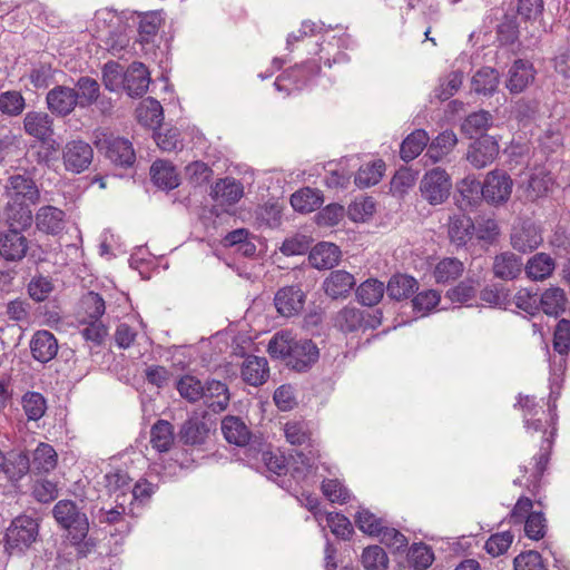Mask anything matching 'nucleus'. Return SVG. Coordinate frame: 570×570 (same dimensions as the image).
Wrapping results in <instances>:
<instances>
[{
  "instance_id": "1",
  "label": "nucleus",
  "mask_w": 570,
  "mask_h": 570,
  "mask_svg": "<svg viewBox=\"0 0 570 570\" xmlns=\"http://www.w3.org/2000/svg\"><path fill=\"white\" fill-rule=\"evenodd\" d=\"M556 400H549V412L547 413L541 405H539L533 397L520 396L518 404L523 411V425L528 434L541 433L542 443L540 453L535 458V475L541 476L546 470L549 453L553 443V438L557 432V404Z\"/></svg>"
},
{
  "instance_id": "2",
  "label": "nucleus",
  "mask_w": 570,
  "mask_h": 570,
  "mask_svg": "<svg viewBox=\"0 0 570 570\" xmlns=\"http://www.w3.org/2000/svg\"><path fill=\"white\" fill-rule=\"evenodd\" d=\"M56 522L67 532V540L76 548L79 557H87L95 548V540L89 537V519L72 500H60L53 509Z\"/></svg>"
},
{
  "instance_id": "3",
  "label": "nucleus",
  "mask_w": 570,
  "mask_h": 570,
  "mask_svg": "<svg viewBox=\"0 0 570 570\" xmlns=\"http://www.w3.org/2000/svg\"><path fill=\"white\" fill-rule=\"evenodd\" d=\"M130 20L135 22V14L128 11L100 9L94 18L95 37L106 50L115 56L119 55L130 42Z\"/></svg>"
},
{
  "instance_id": "4",
  "label": "nucleus",
  "mask_w": 570,
  "mask_h": 570,
  "mask_svg": "<svg viewBox=\"0 0 570 570\" xmlns=\"http://www.w3.org/2000/svg\"><path fill=\"white\" fill-rule=\"evenodd\" d=\"M7 191L9 196L20 205L36 204L39 200V189L31 177L28 175H12L7 183ZM10 219L16 220L21 226H29L32 220L31 210L28 206H21L19 210V218L10 216Z\"/></svg>"
},
{
  "instance_id": "5",
  "label": "nucleus",
  "mask_w": 570,
  "mask_h": 570,
  "mask_svg": "<svg viewBox=\"0 0 570 570\" xmlns=\"http://www.w3.org/2000/svg\"><path fill=\"white\" fill-rule=\"evenodd\" d=\"M553 347H554V351L560 354V357L558 361H553V364L551 365V373H550L551 391H550L549 400L557 401V399L560 394L561 375L563 374L564 368H566L564 355H567L570 350V321L564 320V318L559 321V323L556 327V331H554Z\"/></svg>"
},
{
  "instance_id": "6",
  "label": "nucleus",
  "mask_w": 570,
  "mask_h": 570,
  "mask_svg": "<svg viewBox=\"0 0 570 570\" xmlns=\"http://www.w3.org/2000/svg\"><path fill=\"white\" fill-rule=\"evenodd\" d=\"M39 533V524L29 515L14 518L6 531V548L10 553L29 548Z\"/></svg>"
},
{
  "instance_id": "7",
  "label": "nucleus",
  "mask_w": 570,
  "mask_h": 570,
  "mask_svg": "<svg viewBox=\"0 0 570 570\" xmlns=\"http://www.w3.org/2000/svg\"><path fill=\"white\" fill-rule=\"evenodd\" d=\"M451 189V177L441 167L428 170L420 181L421 196L433 206L443 204L449 198Z\"/></svg>"
},
{
  "instance_id": "8",
  "label": "nucleus",
  "mask_w": 570,
  "mask_h": 570,
  "mask_svg": "<svg viewBox=\"0 0 570 570\" xmlns=\"http://www.w3.org/2000/svg\"><path fill=\"white\" fill-rule=\"evenodd\" d=\"M95 145L99 150L105 151L106 156L117 165L128 167L131 166L136 159L132 144L128 139L115 136L105 130L96 134Z\"/></svg>"
},
{
  "instance_id": "9",
  "label": "nucleus",
  "mask_w": 570,
  "mask_h": 570,
  "mask_svg": "<svg viewBox=\"0 0 570 570\" xmlns=\"http://www.w3.org/2000/svg\"><path fill=\"white\" fill-rule=\"evenodd\" d=\"M513 188L511 177L503 170L488 173L482 184L481 195L490 204L500 205L509 200Z\"/></svg>"
},
{
  "instance_id": "10",
  "label": "nucleus",
  "mask_w": 570,
  "mask_h": 570,
  "mask_svg": "<svg viewBox=\"0 0 570 570\" xmlns=\"http://www.w3.org/2000/svg\"><path fill=\"white\" fill-rule=\"evenodd\" d=\"M92 159L94 149L85 140H69L62 148V163L67 171L80 174L89 168Z\"/></svg>"
},
{
  "instance_id": "11",
  "label": "nucleus",
  "mask_w": 570,
  "mask_h": 570,
  "mask_svg": "<svg viewBox=\"0 0 570 570\" xmlns=\"http://www.w3.org/2000/svg\"><path fill=\"white\" fill-rule=\"evenodd\" d=\"M306 295L299 286L289 285L279 288L274 296V305L283 317H293L302 313Z\"/></svg>"
},
{
  "instance_id": "12",
  "label": "nucleus",
  "mask_w": 570,
  "mask_h": 570,
  "mask_svg": "<svg viewBox=\"0 0 570 570\" xmlns=\"http://www.w3.org/2000/svg\"><path fill=\"white\" fill-rule=\"evenodd\" d=\"M29 248V240L17 228H9L0 232V255L6 261L18 262L21 261Z\"/></svg>"
},
{
  "instance_id": "13",
  "label": "nucleus",
  "mask_w": 570,
  "mask_h": 570,
  "mask_svg": "<svg viewBox=\"0 0 570 570\" xmlns=\"http://www.w3.org/2000/svg\"><path fill=\"white\" fill-rule=\"evenodd\" d=\"M48 109L58 116H68L78 106V94L75 88L56 86L46 97Z\"/></svg>"
},
{
  "instance_id": "14",
  "label": "nucleus",
  "mask_w": 570,
  "mask_h": 570,
  "mask_svg": "<svg viewBox=\"0 0 570 570\" xmlns=\"http://www.w3.org/2000/svg\"><path fill=\"white\" fill-rule=\"evenodd\" d=\"M499 154V144L490 136H483L470 145L466 159L475 168L490 165Z\"/></svg>"
},
{
  "instance_id": "15",
  "label": "nucleus",
  "mask_w": 570,
  "mask_h": 570,
  "mask_svg": "<svg viewBox=\"0 0 570 570\" xmlns=\"http://www.w3.org/2000/svg\"><path fill=\"white\" fill-rule=\"evenodd\" d=\"M534 76L532 63L518 59L508 70L505 86L511 94H520L533 82Z\"/></svg>"
},
{
  "instance_id": "16",
  "label": "nucleus",
  "mask_w": 570,
  "mask_h": 570,
  "mask_svg": "<svg viewBox=\"0 0 570 570\" xmlns=\"http://www.w3.org/2000/svg\"><path fill=\"white\" fill-rule=\"evenodd\" d=\"M318 358V348L311 340H294L287 365L296 371L308 368Z\"/></svg>"
},
{
  "instance_id": "17",
  "label": "nucleus",
  "mask_w": 570,
  "mask_h": 570,
  "mask_svg": "<svg viewBox=\"0 0 570 570\" xmlns=\"http://www.w3.org/2000/svg\"><path fill=\"white\" fill-rule=\"evenodd\" d=\"M35 220L39 232L58 235L65 229L66 214L58 207L47 205L38 209Z\"/></svg>"
},
{
  "instance_id": "18",
  "label": "nucleus",
  "mask_w": 570,
  "mask_h": 570,
  "mask_svg": "<svg viewBox=\"0 0 570 570\" xmlns=\"http://www.w3.org/2000/svg\"><path fill=\"white\" fill-rule=\"evenodd\" d=\"M543 238L538 226L532 223H523L515 226L511 234L512 247L521 253L532 252L538 248Z\"/></svg>"
},
{
  "instance_id": "19",
  "label": "nucleus",
  "mask_w": 570,
  "mask_h": 570,
  "mask_svg": "<svg viewBox=\"0 0 570 570\" xmlns=\"http://www.w3.org/2000/svg\"><path fill=\"white\" fill-rule=\"evenodd\" d=\"M150 75L141 62H132L124 73V89L131 97L142 96L149 86Z\"/></svg>"
},
{
  "instance_id": "20",
  "label": "nucleus",
  "mask_w": 570,
  "mask_h": 570,
  "mask_svg": "<svg viewBox=\"0 0 570 570\" xmlns=\"http://www.w3.org/2000/svg\"><path fill=\"white\" fill-rule=\"evenodd\" d=\"M23 129L29 136L47 141L53 135V120L42 111H29L23 118Z\"/></svg>"
},
{
  "instance_id": "21",
  "label": "nucleus",
  "mask_w": 570,
  "mask_h": 570,
  "mask_svg": "<svg viewBox=\"0 0 570 570\" xmlns=\"http://www.w3.org/2000/svg\"><path fill=\"white\" fill-rule=\"evenodd\" d=\"M30 350L36 361L47 363L58 353L57 338L49 331H37L30 341Z\"/></svg>"
},
{
  "instance_id": "22",
  "label": "nucleus",
  "mask_w": 570,
  "mask_h": 570,
  "mask_svg": "<svg viewBox=\"0 0 570 570\" xmlns=\"http://www.w3.org/2000/svg\"><path fill=\"white\" fill-rule=\"evenodd\" d=\"M448 235L451 243L455 246L465 245L474 235V224L472 219L463 213H455L449 216Z\"/></svg>"
},
{
  "instance_id": "23",
  "label": "nucleus",
  "mask_w": 570,
  "mask_h": 570,
  "mask_svg": "<svg viewBox=\"0 0 570 570\" xmlns=\"http://www.w3.org/2000/svg\"><path fill=\"white\" fill-rule=\"evenodd\" d=\"M341 256L342 252L338 246L322 242L311 249L308 261L316 269H331L338 264Z\"/></svg>"
},
{
  "instance_id": "24",
  "label": "nucleus",
  "mask_w": 570,
  "mask_h": 570,
  "mask_svg": "<svg viewBox=\"0 0 570 570\" xmlns=\"http://www.w3.org/2000/svg\"><path fill=\"white\" fill-rule=\"evenodd\" d=\"M244 196V186L235 178L219 179L212 187V197L222 205L236 204Z\"/></svg>"
},
{
  "instance_id": "25",
  "label": "nucleus",
  "mask_w": 570,
  "mask_h": 570,
  "mask_svg": "<svg viewBox=\"0 0 570 570\" xmlns=\"http://www.w3.org/2000/svg\"><path fill=\"white\" fill-rule=\"evenodd\" d=\"M522 267L521 257L513 253L504 252L494 257L492 271L497 278L512 281L521 274Z\"/></svg>"
},
{
  "instance_id": "26",
  "label": "nucleus",
  "mask_w": 570,
  "mask_h": 570,
  "mask_svg": "<svg viewBox=\"0 0 570 570\" xmlns=\"http://www.w3.org/2000/svg\"><path fill=\"white\" fill-rule=\"evenodd\" d=\"M355 286L354 276L346 271H334L324 281L323 287L332 298L345 297Z\"/></svg>"
},
{
  "instance_id": "27",
  "label": "nucleus",
  "mask_w": 570,
  "mask_h": 570,
  "mask_svg": "<svg viewBox=\"0 0 570 570\" xmlns=\"http://www.w3.org/2000/svg\"><path fill=\"white\" fill-rule=\"evenodd\" d=\"M135 22L138 21V40L149 43L157 36L164 21L161 11L132 12Z\"/></svg>"
},
{
  "instance_id": "28",
  "label": "nucleus",
  "mask_w": 570,
  "mask_h": 570,
  "mask_svg": "<svg viewBox=\"0 0 570 570\" xmlns=\"http://www.w3.org/2000/svg\"><path fill=\"white\" fill-rule=\"evenodd\" d=\"M205 393L202 399L206 406L215 413H219L229 404V391L225 383L220 381H209L206 383Z\"/></svg>"
},
{
  "instance_id": "29",
  "label": "nucleus",
  "mask_w": 570,
  "mask_h": 570,
  "mask_svg": "<svg viewBox=\"0 0 570 570\" xmlns=\"http://www.w3.org/2000/svg\"><path fill=\"white\" fill-rule=\"evenodd\" d=\"M31 469L29 456L21 451H11L6 454V463L1 468L7 479L11 482L20 481Z\"/></svg>"
},
{
  "instance_id": "30",
  "label": "nucleus",
  "mask_w": 570,
  "mask_h": 570,
  "mask_svg": "<svg viewBox=\"0 0 570 570\" xmlns=\"http://www.w3.org/2000/svg\"><path fill=\"white\" fill-rule=\"evenodd\" d=\"M268 365L265 357L247 356L242 366L243 380L253 385H262L268 377Z\"/></svg>"
},
{
  "instance_id": "31",
  "label": "nucleus",
  "mask_w": 570,
  "mask_h": 570,
  "mask_svg": "<svg viewBox=\"0 0 570 570\" xmlns=\"http://www.w3.org/2000/svg\"><path fill=\"white\" fill-rule=\"evenodd\" d=\"M456 144L458 137L455 132L453 130H444L431 141L425 157L431 164H436L448 156Z\"/></svg>"
},
{
  "instance_id": "32",
  "label": "nucleus",
  "mask_w": 570,
  "mask_h": 570,
  "mask_svg": "<svg viewBox=\"0 0 570 570\" xmlns=\"http://www.w3.org/2000/svg\"><path fill=\"white\" fill-rule=\"evenodd\" d=\"M500 83L499 72L491 67L479 69L471 79V89L483 96H492Z\"/></svg>"
},
{
  "instance_id": "33",
  "label": "nucleus",
  "mask_w": 570,
  "mask_h": 570,
  "mask_svg": "<svg viewBox=\"0 0 570 570\" xmlns=\"http://www.w3.org/2000/svg\"><path fill=\"white\" fill-rule=\"evenodd\" d=\"M464 272V264L456 257H444L436 262L432 275L438 284L458 279Z\"/></svg>"
},
{
  "instance_id": "34",
  "label": "nucleus",
  "mask_w": 570,
  "mask_h": 570,
  "mask_svg": "<svg viewBox=\"0 0 570 570\" xmlns=\"http://www.w3.org/2000/svg\"><path fill=\"white\" fill-rule=\"evenodd\" d=\"M222 432L228 443L237 446L246 445L250 438L248 428L237 416H226L222 421Z\"/></svg>"
},
{
  "instance_id": "35",
  "label": "nucleus",
  "mask_w": 570,
  "mask_h": 570,
  "mask_svg": "<svg viewBox=\"0 0 570 570\" xmlns=\"http://www.w3.org/2000/svg\"><path fill=\"white\" fill-rule=\"evenodd\" d=\"M136 116L142 126L156 128L160 126L164 119L163 107L159 101L149 97L139 104L136 109Z\"/></svg>"
},
{
  "instance_id": "36",
  "label": "nucleus",
  "mask_w": 570,
  "mask_h": 570,
  "mask_svg": "<svg viewBox=\"0 0 570 570\" xmlns=\"http://www.w3.org/2000/svg\"><path fill=\"white\" fill-rule=\"evenodd\" d=\"M151 179L160 188L174 189L179 185V176L175 167L164 160H157L150 168Z\"/></svg>"
},
{
  "instance_id": "37",
  "label": "nucleus",
  "mask_w": 570,
  "mask_h": 570,
  "mask_svg": "<svg viewBox=\"0 0 570 570\" xmlns=\"http://www.w3.org/2000/svg\"><path fill=\"white\" fill-rule=\"evenodd\" d=\"M209 428L199 417H190L180 429V438L185 444L200 445L208 438Z\"/></svg>"
},
{
  "instance_id": "38",
  "label": "nucleus",
  "mask_w": 570,
  "mask_h": 570,
  "mask_svg": "<svg viewBox=\"0 0 570 570\" xmlns=\"http://www.w3.org/2000/svg\"><path fill=\"white\" fill-rule=\"evenodd\" d=\"M554 267V261L550 255L538 253L528 261L524 269L529 278L542 281L552 274Z\"/></svg>"
},
{
  "instance_id": "39",
  "label": "nucleus",
  "mask_w": 570,
  "mask_h": 570,
  "mask_svg": "<svg viewBox=\"0 0 570 570\" xmlns=\"http://www.w3.org/2000/svg\"><path fill=\"white\" fill-rule=\"evenodd\" d=\"M430 137L423 129H416L411 132L401 144L400 155L405 161L416 158L428 146Z\"/></svg>"
},
{
  "instance_id": "40",
  "label": "nucleus",
  "mask_w": 570,
  "mask_h": 570,
  "mask_svg": "<svg viewBox=\"0 0 570 570\" xmlns=\"http://www.w3.org/2000/svg\"><path fill=\"white\" fill-rule=\"evenodd\" d=\"M315 520L323 529L325 522L335 535L343 539L352 533V524L343 514L317 511L315 512Z\"/></svg>"
},
{
  "instance_id": "41",
  "label": "nucleus",
  "mask_w": 570,
  "mask_h": 570,
  "mask_svg": "<svg viewBox=\"0 0 570 570\" xmlns=\"http://www.w3.org/2000/svg\"><path fill=\"white\" fill-rule=\"evenodd\" d=\"M416 288V279L404 274L393 275L385 286L387 295L396 301L407 298Z\"/></svg>"
},
{
  "instance_id": "42",
  "label": "nucleus",
  "mask_w": 570,
  "mask_h": 570,
  "mask_svg": "<svg viewBox=\"0 0 570 570\" xmlns=\"http://www.w3.org/2000/svg\"><path fill=\"white\" fill-rule=\"evenodd\" d=\"M323 203L321 191L309 187L297 190L291 196V205L296 212L309 213Z\"/></svg>"
},
{
  "instance_id": "43",
  "label": "nucleus",
  "mask_w": 570,
  "mask_h": 570,
  "mask_svg": "<svg viewBox=\"0 0 570 570\" xmlns=\"http://www.w3.org/2000/svg\"><path fill=\"white\" fill-rule=\"evenodd\" d=\"M150 443L158 452H167L174 444V428L165 420L157 421L150 431Z\"/></svg>"
},
{
  "instance_id": "44",
  "label": "nucleus",
  "mask_w": 570,
  "mask_h": 570,
  "mask_svg": "<svg viewBox=\"0 0 570 570\" xmlns=\"http://www.w3.org/2000/svg\"><path fill=\"white\" fill-rule=\"evenodd\" d=\"M58 455L48 443H40L33 451L32 468L39 473H48L57 466Z\"/></svg>"
},
{
  "instance_id": "45",
  "label": "nucleus",
  "mask_w": 570,
  "mask_h": 570,
  "mask_svg": "<svg viewBox=\"0 0 570 570\" xmlns=\"http://www.w3.org/2000/svg\"><path fill=\"white\" fill-rule=\"evenodd\" d=\"M294 340L295 335L291 331L276 332L267 347L271 357L287 362Z\"/></svg>"
},
{
  "instance_id": "46",
  "label": "nucleus",
  "mask_w": 570,
  "mask_h": 570,
  "mask_svg": "<svg viewBox=\"0 0 570 570\" xmlns=\"http://www.w3.org/2000/svg\"><path fill=\"white\" fill-rule=\"evenodd\" d=\"M385 165L382 160L365 164L361 166L355 175L354 183L360 188H367L376 185L384 171Z\"/></svg>"
},
{
  "instance_id": "47",
  "label": "nucleus",
  "mask_w": 570,
  "mask_h": 570,
  "mask_svg": "<svg viewBox=\"0 0 570 570\" xmlns=\"http://www.w3.org/2000/svg\"><path fill=\"white\" fill-rule=\"evenodd\" d=\"M385 292L384 283L377 279H367L363 282L356 292L358 301L365 306L376 305Z\"/></svg>"
},
{
  "instance_id": "48",
  "label": "nucleus",
  "mask_w": 570,
  "mask_h": 570,
  "mask_svg": "<svg viewBox=\"0 0 570 570\" xmlns=\"http://www.w3.org/2000/svg\"><path fill=\"white\" fill-rule=\"evenodd\" d=\"M76 91L78 94V106L86 108L99 98V83L90 77H80L76 83Z\"/></svg>"
},
{
  "instance_id": "49",
  "label": "nucleus",
  "mask_w": 570,
  "mask_h": 570,
  "mask_svg": "<svg viewBox=\"0 0 570 570\" xmlns=\"http://www.w3.org/2000/svg\"><path fill=\"white\" fill-rule=\"evenodd\" d=\"M542 311L547 315H559L564 311L566 295L561 288L552 287L547 289L540 298Z\"/></svg>"
},
{
  "instance_id": "50",
  "label": "nucleus",
  "mask_w": 570,
  "mask_h": 570,
  "mask_svg": "<svg viewBox=\"0 0 570 570\" xmlns=\"http://www.w3.org/2000/svg\"><path fill=\"white\" fill-rule=\"evenodd\" d=\"M552 184V178L546 173L544 169H537L530 175L527 185V197L529 199H537L546 195Z\"/></svg>"
},
{
  "instance_id": "51",
  "label": "nucleus",
  "mask_w": 570,
  "mask_h": 570,
  "mask_svg": "<svg viewBox=\"0 0 570 570\" xmlns=\"http://www.w3.org/2000/svg\"><path fill=\"white\" fill-rule=\"evenodd\" d=\"M22 407L28 420L38 421L46 413L47 402L41 393L27 392L22 396Z\"/></svg>"
},
{
  "instance_id": "52",
  "label": "nucleus",
  "mask_w": 570,
  "mask_h": 570,
  "mask_svg": "<svg viewBox=\"0 0 570 570\" xmlns=\"http://www.w3.org/2000/svg\"><path fill=\"white\" fill-rule=\"evenodd\" d=\"M492 115L489 111L480 110L466 117L462 130L470 137L482 134L492 125Z\"/></svg>"
},
{
  "instance_id": "53",
  "label": "nucleus",
  "mask_w": 570,
  "mask_h": 570,
  "mask_svg": "<svg viewBox=\"0 0 570 570\" xmlns=\"http://www.w3.org/2000/svg\"><path fill=\"white\" fill-rule=\"evenodd\" d=\"M362 311L356 307H345L335 316V326L343 332H354L363 324Z\"/></svg>"
},
{
  "instance_id": "54",
  "label": "nucleus",
  "mask_w": 570,
  "mask_h": 570,
  "mask_svg": "<svg viewBox=\"0 0 570 570\" xmlns=\"http://www.w3.org/2000/svg\"><path fill=\"white\" fill-rule=\"evenodd\" d=\"M351 40L347 36H341V37H333L331 41L326 43V46L321 47V52L325 53V63L331 67L333 63H341L346 62L348 60V57L346 53L342 51H337L335 55H333V59L331 60L332 51L334 49H347ZM322 59L324 56L321 57Z\"/></svg>"
},
{
  "instance_id": "55",
  "label": "nucleus",
  "mask_w": 570,
  "mask_h": 570,
  "mask_svg": "<svg viewBox=\"0 0 570 570\" xmlns=\"http://www.w3.org/2000/svg\"><path fill=\"white\" fill-rule=\"evenodd\" d=\"M177 390L180 396L188 402H196L202 399L205 387L202 382L191 375H185L177 382Z\"/></svg>"
},
{
  "instance_id": "56",
  "label": "nucleus",
  "mask_w": 570,
  "mask_h": 570,
  "mask_svg": "<svg viewBox=\"0 0 570 570\" xmlns=\"http://www.w3.org/2000/svg\"><path fill=\"white\" fill-rule=\"evenodd\" d=\"M362 563L366 570H385L389 564V558L383 548L371 546L364 549Z\"/></svg>"
},
{
  "instance_id": "57",
  "label": "nucleus",
  "mask_w": 570,
  "mask_h": 570,
  "mask_svg": "<svg viewBox=\"0 0 570 570\" xmlns=\"http://www.w3.org/2000/svg\"><path fill=\"white\" fill-rule=\"evenodd\" d=\"M463 73L461 71H452L440 80V85L435 88V97L442 101L451 98L462 86Z\"/></svg>"
},
{
  "instance_id": "58",
  "label": "nucleus",
  "mask_w": 570,
  "mask_h": 570,
  "mask_svg": "<svg viewBox=\"0 0 570 570\" xmlns=\"http://www.w3.org/2000/svg\"><path fill=\"white\" fill-rule=\"evenodd\" d=\"M106 488L110 493H119L117 494L116 500L118 501L120 497L127 495V492L130 490V481L128 473L121 470H116L109 472L105 476Z\"/></svg>"
},
{
  "instance_id": "59",
  "label": "nucleus",
  "mask_w": 570,
  "mask_h": 570,
  "mask_svg": "<svg viewBox=\"0 0 570 570\" xmlns=\"http://www.w3.org/2000/svg\"><path fill=\"white\" fill-rule=\"evenodd\" d=\"M26 107L24 98L19 91H6L0 95V111L7 116H19Z\"/></svg>"
},
{
  "instance_id": "60",
  "label": "nucleus",
  "mask_w": 570,
  "mask_h": 570,
  "mask_svg": "<svg viewBox=\"0 0 570 570\" xmlns=\"http://www.w3.org/2000/svg\"><path fill=\"white\" fill-rule=\"evenodd\" d=\"M441 301V295L435 289H425L417 293L412 299L413 308L422 316L433 311Z\"/></svg>"
},
{
  "instance_id": "61",
  "label": "nucleus",
  "mask_w": 570,
  "mask_h": 570,
  "mask_svg": "<svg viewBox=\"0 0 570 570\" xmlns=\"http://www.w3.org/2000/svg\"><path fill=\"white\" fill-rule=\"evenodd\" d=\"M375 212V203L371 197L355 199L347 209L348 217L353 222H365Z\"/></svg>"
},
{
  "instance_id": "62",
  "label": "nucleus",
  "mask_w": 570,
  "mask_h": 570,
  "mask_svg": "<svg viewBox=\"0 0 570 570\" xmlns=\"http://www.w3.org/2000/svg\"><path fill=\"white\" fill-rule=\"evenodd\" d=\"M514 535L510 531L492 534L484 544L485 551L492 557H499L508 551Z\"/></svg>"
},
{
  "instance_id": "63",
  "label": "nucleus",
  "mask_w": 570,
  "mask_h": 570,
  "mask_svg": "<svg viewBox=\"0 0 570 570\" xmlns=\"http://www.w3.org/2000/svg\"><path fill=\"white\" fill-rule=\"evenodd\" d=\"M323 494L333 503H345L351 494L350 491L337 479H327L322 483Z\"/></svg>"
},
{
  "instance_id": "64",
  "label": "nucleus",
  "mask_w": 570,
  "mask_h": 570,
  "mask_svg": "<svg viewBox=\"0 0 570 570\" xmlns=\"http://www.w3.org/2000/svg\"><path fill=\"white\" fill-rule=\"evenodd\" d=\"M124 69L114 61L107 62L102 69V80L105 87L110 91H116L124 85Z\"/></svg>"
}]
</instances>
